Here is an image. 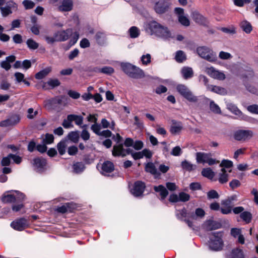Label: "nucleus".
Returning a JSON list of instances; mask_svg holds the SVG:
<instances>
[{
  "instance_id": "1",
  "label": "nucleus",
  "mask_w": 258,
  "mask_h": 258,
  "mask_svg": "<svg viewBox=\"0 0 258 258\" xmlns=\"http://www.w3.org/2000/svg\"><path fill=\"white\" fill-rule=\"evenodd\" d=\"M145 27L146 31L150 33L151 35H155L164 39L173 38L171 32L167 27L163 26L155 21L148 23Z\"/></svg>"
},
{
  "instance_id": "2",
  "label": "nucleus",
  "mask_w": 258,
  "mask_h": 258,
  "mask_svg": "<svg viewBox=\"0 0 258 258\" xmlns=\"http://www.w3.org/2000/svg\"><path fill=\"white\" fill-rule=\"evenodd\" d=\"M122 71L129 77L138 79L144 77L143 71L139 68L128 62H122L120 64Z\"/></svg>"
},
{
  "instance_id": "3",
  "label": "nucleus",
  "mask_w": 258,
  "mask_h": 258,
  "mask_svg": "<svg viewBox=\"0 0 258 258\" xmlns=\"http://www.w3.org/2000/svg\"><path fill=\"white\" fill-rule=\"evenodd\" d=\"M223 232H216L211 234L209 242L210 249L214 251H220L223 248L224 243L222 239Z\"/></svg>"
},
{
  "instance_id": "4",
  "label": "nucleus",
  "mask_w": 258,
  "mask_h": 258,
  "mask_svg": "<svg viewBox=\"0 0 258 258\" xmlns=\"http://www.w3.org/2000/svg\"><path fill=\"white\" fill-rule=\"evenodd\" d=\"M113 139L118 144L113 146L112 150L113 156H121L123 157L130 153V149L125 150L123 149V145L119 144L122 142V138L119 134H117L116 136L113 137Z\"/></svg>"
},
{
  "instance_id": "5",
  "label": "nucleus",
  "mask_w": 258,
  "mask_h": 258,
  "mask_svg": "<svg viewBox=\"0 0 258 258\" xmlns=\"http://www.w3.org/2000/svg\"><path fill=\"white\" fill-rule=\"evenodd\" d=\"M198 55L201 57L210 62H214L217 60L216 53L211 49L206 46H201L197 48Z\"/></svg>"
},
{
  "instance_id": "6",
  "label": "nucleus",
  "mask_w": 258,
  "mask_h": 258,
  "mask_svg": "<svg viewBox=\"0 0 258 258\" xmlns=\"http://www.w3.org/2000/svg\"><path fill=\"white\" fill-rule=\"evenodd\" d=\"M176 89L181 95L189 101L192 102L198 101V97L195 96L186 86L182 84L178 85Z\"/></svg>"
},
{
  "instance_id": "7",
  "label": "nucleus",
  "mask_w": 258,
  "mask_h": 258,
  "mask_svg": "<svg viewBox=\"0 0 258 258\" xmlns=\"http://www.w3.org/2000/svg\"><path fill=\"white\" fill-rule=\"evenodd\" d=\"M25 198L23 194L18 191H13L12 192H7V194L4 195L2 197V201L4 203H13L16 201L23 200Z\"/></svg>"
},
{
  "instance_id": "8",
  "label": "nucleus",
  "mask_w": 258,
  "mask_h": 258,
  "mask_svg": "<svg viewBox=\"0 0 258 258\" xmlns=\"http://www.w3.org/2000/svg\"><path fill=\"white\" fill-rule=\"evenodd\" d=\"M196 160L198 163H208L209 165H212L219 162V161L211 157V153L204 152L197 153Z\"/></svg>"
},
{
  "instance_id": "9",
  "label": "nucleus",
  "mask_w": 258,
  "mask_h": 258,
  "mask_svg": "<svg viewBox=\"0 0 258 258\" xmlns=\"http://www.w3.org/2000/svg\"><path fill=\"white\" fill-rule=\"evenodd\" d=\"M171 6L170 0H159L155 3L154 9L157 13L162 14L168 12Z\"/></svg>"
},
{
  "instance_id": "10",
  "label": "nucleus",
  "mask_w": 258,
  "mask_h": 258,
  "mask_svg": "<svg viewBox=\"0 0 258 258\" xmlns=\"http://www.w3.org/2000/svg\"><path fill=\"white\" fill-rule=\"evenodd\" d=\"M203 71L215 79L223 80L225 79V75L223 72L216 70L213 67H205L203 69Z\"/></svg>"
},
{
  "instance_id": "11",
  "label": "nucleus",
  "mask_w": 258,
  "mask_h": 258,
  "mask_svg": "<svg viewBox=\"0 0 258 258\" xmlns=\"http://www.w3.org/2000/svg\"><path fill=\"white\" fill-rule=\"evenodd\" d=\"M253 136V133L250 130H240L235 132L234 138L239 141L248 140Z\"/></svg>"
},
{
  "instance_id": "12",
  "label": "nucleus",
  "mask_w": 258,
  "mask_h": 258,
  "mask_svg": "<svg viewBox=\"0 0 258 258\" xmlns=\"http://www.w3.org/2000/svg\"><path fill=\"white\" fill-rule=\"evenodd\" d=\"M145 188V185L144 183L138 181L134 183L133 187L131 188L130 191L133 196L138 197L142 196Z\"/></svg>"
},
{
  "instance_id": "13",
  "label": "nucleus",
  "mask_w": 258,
  "mask_h": 258,
  "mask_svg": "<svg viewBox=\"0 0 258 258\" xmlns=\"http://www.w3.org/2000/svg\"><path fill=\"white\" fill-rule=\"evenodd\" d=\"M190 215V213H187L184 208L180 210H177L176 212V215L178 219L183 220L190 228H193L192 222L189 219Z\"/></svg>"
},
{
  "instance_id": "14",
  "label": "nucleus",
  "mask_w": 258,
  "mask_h": 258,
  "mask_svg": "<svg viewBox=\"0 0 258 258\" xmlns=\"http://www.w3.org/2000/svg\"><path fill=\"white\" fill-rule=\"evenodd\" d=\"M174 12L177 15L178 21L182 25L185 27L189 26L190 21L188 18L184 15V10L182 8H176Z\"/></svg>"
},
{
  "instance_id": "15",
  "label": "nucleus",
  "mask_w": 258,
  "mask_h": 258,
  "mask_svg": "<svg viewBox=\"0 0 258 258\" xmlns=\"http://www.w3.org/2000/svg\"><path fill=\"white\" fill-rule=\"evenodd\" d=\"M17 9V4L13 1L8 2L5 7H1L0 10L3 17H6Z\"/></svg>"
},
{
  "instance_id": "16",
  "label": "nucleus",
  "mask_w": 258,
  "mask_h": 258,
  "mask_svg": "<svg viewBox=\"0 0 258 258\" xmlns=\"http://www.w3.org/2000/svg\"><path fill=\"white\" fill-rule=\"evenodd\" d=\"M226 106L227 108L232 113L236 115L237 118L245 120L247 119V116L244 115L235 104L228 102L226 104Z\"/></svg>"
},
{
  "instance_id": "17",
  "label": "nucleus",
  "mask_w": 258,
  "mask_h": 258,
  "mask_svg": "<svg viewBox=\"0 0 258 258\" xmlns=\"http://www.w3.org/2000/svg\"><path fill=\"white\" fill-rule=\"evenodd\" d=\"M114 169V166L112 162L106 161L101 164L100 172L104 176H108Z\"/></svg>"
},
{
  "instance_id": "18",
  "label": "nucleus",
  "mask_w": 258,
  "mask_h": 258,
  "mask_svg": "<svg viewBox=\"0 0 258 258\" xmlns=\"http://www.w3.org/2000/svg\"><path fill=\"white\" fill-rule=\"evenodd\" d=\"M28 226L27 221L26 219L21 218L12 222L11 226L15 230L22 231Z\"/></svg>"
},
{
  "instance_id": "19",
  "label": "nucleus",
  "mask_w": 258,
  "mask_h": 258,
  "mask_svg": "<svg viewBox=\"0 0 258 258\" xmlns=\"http://www.w3.org/2000/svg\"><path fill=\"white\" fill-rule=\"evenodd\" d=\"M72 32V30L68 29L55 33L54 36L56 38L57 41H64L69 38Z\"/></svg>"
},
{
  "instance_id": "20",
  "label": "nucleus",
  "mask_w": 258,
  "mask_h": 258,
  "mask_svg": "<svg viewBox=\"0 0 258 258\" xmlns=\"http://www.w3.org/2000/svg\"><path fill=\"white\" fill-rule=\"evenodd\" d=\"M46 164V160L43 158H36L33 159V166L38 172L43 171Z\"/></svg>"
},
{
  "instance_id": "21",
  "label": "nucleus",
  "mask_w": 258,
  "mask_h": 258,
  "mask_svg": "<svg viewBox=\"0 0 258 258\" xmlns=\"http://www.w3.org/2000/svg\"><path fill=\"white\" fill-rule=\"evenodd\" d=\"M191 16L193 20L200 25H206L207 24L206 18L201 15L198 12H193L191 13Z\"/></svg>"
},
{
  "instance_id": "22",
  "label": "nucleus",
  "mask_w": 258,
  "mask_h": 258,
  "mask_svg": "<svg viewBox=\"0 0 258 258\" xmlns=\"http://www.w3.org/2000/svg\"><path fill=\"white\" fill-rule=\"evenodd\" d=\"M19 121V118L16 116L11 117V118L2 121L0 122V126L2 127H9L13 126Z\"/></svg>"
},
{
  "instance_id": "23",
  "label": "nucleus",
  "mask_w": 258,
  "mask_h": 258,
  "mask_svg": "<svg viewBox=\"0 0 258 258\" xmlns=\"http://www.w3.org/2000/svg\"><path fill=\"white\" fill-rule=\"evenodd\" d=\"M232 203L231 201L225 200L221 202L222 207L220 209L221 213L223 214H228L232 211Z\"/></svg>"
},
{
  "instance_id": "24",
  "label": "nucleus",
  "mask_w": 258,
  "mask_h": 258,
  "mask_svg": "<svg viewBox=\"0 0 258 258\" xmlns=\"http://www.w3.org/2000/svg\"><path fill=\"white\" fill-rule=\"evenodd\" d=\"M16 59L14 55H10L6 58L5 60L1 62V67L6 71L9 70L11 68V63L13 62Z\"/></svg>"
},
{
  "instance_id": "25",
  "label": "nucleus",
  "mask_w": 258,
  "mask_h": 258,
  "mask_svg": "<svg viewBox=\"0 0 258 258\" xmlns=\"http://www.w3.org/2000/svg\"><path fill=\"white\" fill-rule=\"evenodd\" d=\"M208 90L220 95H224L227 94L226 90L220 86L208 85Z\"/></svg>"
},
{
  "instance_id": "26",
  "label": "nucleus",
  "mask_w": 258,
  "mask_h": 258,
  "mask_svg": "<svg viewBox=\"0 0 258 258\" xmlns=\"http://www.w3.org/2000/svg\"><path fill=\"white\" fill-rule=\"evenodd\" d=\"M73 8V1L72 0H63L62 4L59 7L60 11H70Z\"/></svg>"
},
{
  "instance_id": "27",
  "label": "nucleus",
  "mask_w": 258,
  "mask_h": 258,
  "mask_svg": "<svg viewBox=\"0 0 258 258\" xmlns=\"http://www.w3.org/2000/svg\"><path fill=\"white\" fill-rule=\"evenodd\" d=\"M155 191L159 192L161 196V200H163L168 195V192L166 188L163 185L155 186L154 187Z\"/></svg>"
},
{
  "instance_id": "28",
  "label": "nucleus",
  "mask_w": 258,
  "mask_h": 258,
  "mask_svg": "<svg viewBox=\"0 0 258 258\" xmlns=\"http://www.w3.org/2000/svg\"><path fill=\"white\" fill-rule=\"evenodd\" d=\"M181 73L185 79H188L192 77L194 72L192 69L188 67H184L182 68Z\"/></svg>"
},
{
  "instance_id": "29",
  "label": "nucleus",
  "mask_w": 258,
  "mask_h": 258,
  "mask_svg": "<svg viewBox=\"0 0 258 258\" xmlns=\"http://www.w3.org/2000/svg\"><path fill=\"white\" fill-rule=\"evenodd\" d=\"M205 212L204 210L201 208H197L195 213H191L190 215V218L192 220H197L198 218H202L204 217Z\"/></svg>"
},
{
  "instance_id": "30",
  "label": "nucleus",
  "mask_w": 258,
  "mask_h": 258,
  "mask_svg": "<svg viewBox=\"0 0 258 258\" xmlns=\"http://www.w3.org/2000/svg\"><path fill=\"white\" fill-rule=\"evenodd\" d=\"M74 205L72 203H66L65 204L60 206L57 208V211L61 213H64L68 211H71L74 208Z\"/></svg>"
},
{
  "instance_id": "31",
  "label": "nucleus",
  "mask_w": 258,
  "mask_h": 258,
  "mask_svg": "<svg viewBox=\"0 0 258 258\" xmlns=\"http://www.w3.org/2000/svg\"><path fill=\"white\" fill-rule=\"evenodd\" d=\"M145 170L154 175H159L154 164L152 162L148 163L145 166Z\"/></svg>"
},
{
  "instance_id": "32",
  "label": "nucleus",
  "mask_w": 258,
  "mask_h": 258,
  "mask_svg": "<svg viewBox=\"0 0 258 258\" xmlns=\"http://www.w3.org/2000/svg\"><path fill=\"white\" fill-rule=\"evenodd\" d=\"M51 71V68L49 67L38 72L35 75L37 79H42L46 76Z\"/></svg>"
},
{
  "instance_id": "33",
  "label": "nucleus",
  "mask_w": 258,
  "mask_h": 258,
  "mask_svg": "<svg viewBox=\"0 0 258 258\" xmlns=\"http://www.w3.org/2000/svg\"><path fill=\"white\" fill-rule=\"evenodd\" d=\"M85 168V165L82 162H76L73 165L74 172L76 173H80L82 172Z\"/></svg>"
},
{
  "instance_id": "34",
  "label": "nucleus",
  "mask_w": 258,
  "mask_h": 258,
  "mask_svg": "<svg viewBox=\"0 0 258 258\" xmlns=\"http://www.w3.org/2000/svg\"><path fill=\"white\" fill-rule=\"evenodd\" d=\"M43 85L42 86L43 88L44 89H46V85H48L50 86L51 88H54L57 86H58L60 85V82L57 79H50L46 83H43Z\"/></svg>"
},
{
  "instance_id": "35",
  "label": "nucleus",
  "mask_w": 258,
  "mask_h": 258,
  "mask_svg": "<svg viewBox=\"0 0 258 258\" xmlns=\"http://www.w3.org/2000/svg\"><path fill=\"white\" fill-rule=\"evenodd\" d=\"M182 128V126L180 123H175L171 125L170 131L171 134L176 135L180 133Z\"/></svg>"
},
{
  "instance_id": "36",
  "label": "nucleus",
  "mask_w": 258,
  "mask_h": 258,
  "mask_svg": "<svg viewBox=\"0 0 258 258\" xmlns=\"http://www.w3.org/2000/svg\"><path fill=\"white\" fill-rule=\"evenodd\" d=\"M240 217L246 224L249 223L252 219L251 214L247 211L242 212L240 215Z\"/></svg>"
},
{
  "instance_id": "37",
  "label": "nucleus",
  "mask_w": 258,
  "mask_h": 258,
  "mask_svg": "<svg viewBox=\"0 0 258 258\" xmlns=\"http://www.w3.org/2000/svg\"><path fill=\"white\" fill-rule=\"evenodd\" d=\"M227 171L224 168L221 169V173L219 174V181L221 183H224L228 180V175L226 173Z\"/></svg>"
},
{
  "instance_id": "38",
  "label": "nucleus",
  "mask_w": 258,
  "mask_h": 258,
  "mask_svg": "<svg viewBox=\"0 0 258 258\" xmlns=\"http://www.w3.org/2000/svg\"><path fill=\"white\" fill-rule=\"evenodd\" d=\"M230 258H244V254L241 249L235 248L232 250Z\"/></svg>"
},
{
  "instance_id": "39",
  "label": "nucleus",
  "mask_w": 258,
  "mask_h": 258,
  "mask_svg": "<svg viewBox=\"0 0 258 258\" xmlns=\"http://www.w3.org/2000/svg\"><path fill=\"white\" fill-rule=\"evenodd\" d=\"M240 26L242 30L246 33H249L252 30V26L249 22L243 21L241 22Z\"/></svg>"
},
{
  "instance_id": "40",
  "label": "nucleus",
  "mask_w": 258,
  "mask_h": 258,
  "mask_svg": "<svg viewBox=\"0 0 258 258\" xmlns=\"http://www.w3.org/2000/svg\"><path fill=\"white\" fill-rule=\"evenodd\" d=\"M202 174L209 179H212L215 176V173L210 168H204L202 170Z\"/></svg>"
},
{
  "instance_id": "41",
  "label": "nucleus",
  "mask_w": 258,
  "mask_h": 258,
  "mask_svg": "<svg viewBox=\"0 0 258 258\" xmlns=\"http://www.w3.org/2000/svg\"><path fill=\"white\" fill-rule=\"evenodd\" d=\"M130 35L132 38H137L140 33V30L136 26H132L128 30Z\"/></svg>"
},
{
  "instance_id": "42",
  "label": "nucleus",
  "mask_w": 258,
  "mask_h": 258,
  "mask_svg": "<svg viewBox=\"0 0 258 258\" xmlns=\"http://www.w3.org/2000/svg\"><path fill=\"white\" fill-rule=\"evenodd\" d=\"M28 47L31 50H35L39 47V44L32 39H28L26 41Z\"/></svg>"
},
{
  "instance_id": "43",
  "label": "nucleus",
  "mask_w": 258,
  "mask_h": 258,
  "mask_svg": "<svg viewBox=\"0 0 258 258\" xmlns=\"http://www.w3.org/2000/svg\"><path fill=\"white\" fill-rule=\"evenodd\" d=\"M181 166L183 169L187 171H191L193 170L196 167L195 165L192 164L191 163L186 160L183 161L181 163Z\"/></svg>"
},
{
  "instance_id": "44",
  "label": "nucleus",
  "mask_w": 258,
  "mask_h": 258,
  "mask_svg": "<svg viewBox=\"0 0 258 258\" xmlns=\"http://www.w3.org/2000/svg\"><path fill=\"white\" fill-rule=\"evenodd\" d=\"M175 60L178 62H182L186 59V55L183 51L178 50L176 52Z\"/></svg>"
},
{
  "instance_id": "45",
  "label": "nucleus",
  "mask_w": 258,
  "mask_h": 258,
  "mask_svg": "<svg viewBox=\"0 0 258 258\" xmlns=\"http://www.w3.org/2000/svg\"><path fill=\"white\" fill-rule=\"evenodd\" d=\"M215 224V223L213 221L207 220L203 224V227L206 230L211 231L216 228V227L214 226Z\"/></svg>"
},
{
  "instance_id": "46",
  "label": "nucleus",
  "mask_w": 258,
  "mask_h": 258,
  "mask_svg": "<svg viewBox=\"0 0 258 258\" xmlns=\"http://www.w3.org/2000/svg\"><path fill=\"white\" fill-rule=\"evenodd\" d=\"M233 162L229 160L224 159L222 160L220 166V167H223L222 168H227L229 169L231 168L233 166Z\"/></svg>"
},
{
  "instance_id": "47",
  "label": "nucleus",
  "mask_w": 258,
  "mask_h": 258,
  "mask_svg": "<svg viewBox=\"0 0 258 258\" xmlns=\"http://www.w3.org/2000/svg\"><path fill=\"white\" fill-rule=\"evenodd\" d=\"M210 109L212 111L215 113L220 114L221 113V109L219 106L215 103L213 101H211L210 103Z\"/></svg>"
},
{
  "instance_id": "48",
  "label": "nucleus",
  "mask_w": 258,
  "mask_h": 258,
  "mask_svg": "<svg viewBox=\"0 0 258 258\" xmlns=\"http://www.w3.org/2000/svg\"><path fill=\"white\" fill-rule=\"evenodd\" d=\"M66 144L63 141L60 142L57 146V150L58 151L59 153L62 155L66 152Z\"/></svg>"
},
{
  "instance_id": "49",
  "label": "nucleus",
  "mask_w": 258,
  "mask_h": 258,
  "mask_svg": "<svg viewBox=\"0 0 258 258\" xmlns=\"http://www.w3.org/2000/svg\"><path fill=\"white\" fill-rule=\"evenodd\" d=\"M53 140L54 137L53 135L46 134L45 136V138L43 140V142L45 144H50L53 143Z\"/></svg>"
},
{
  "instance_id": "50",
  "label": "nucleus",
  "mask_w": 258,
  "mask_h": 258,
  "mask_svg": "<svg viewBox=\"0 0 258 258\" xmlns=\"http://www.w3.org/2000/svg\"><path fill=\"white\" fill-rule=\"evenodd\" d=\"M79 37V34L78 32H76L73 34V36L70 39L69 44L70 46L74 45L76 43Z\"/></svg>"
},
{
  "instance_id": "51",
  "label": "nucleus",
  "mask_w": 258,
  "mask_h": 258,
  "mask_svg": "<svg viewBox=\"0 0 258 258\" xmlns=\"http://www.w3.org/2000/svg\"><path fill=\"white\" fill-rule=\"evenodd\" d=\"M99 72L103 74L110 75L114 72V69L110 67H104L101 68Z\"/></svg>"
},
{
  "instance_id": "52",
  "label": "nucleus",
  "mask_w": 258,
  "mask_h": 258,
  "mask_svg": "<svg viewBox=\"0 0 258 258\" xmlns=\"http://www.w3.org/2000/svg\"><path fill=\"white\" fill-rule=\"evenodd\" d=\"M105 36V35L104 33L98 32L95 35V38L97 42L101 44L103 42Z\"/></svg>"
},
{
  "instance_id": "53",
  "label": "nucleus",
  "mask_w": 258,
  "mask_h": 258,
  "mask_svg": "<svg viewBox=\"0 0 258 258\" xmlns=\"http://www.w3.org/2000/svg\"><path fill=\"white\" fill-rule=\"evenodd\" d=\"M22 4L26 9H32L35 6V3L29 0H24Z\"/></svg>"
},
{
  "instance_id": "54",
  "label": "nucleus",
  "mask_w": 258,
  "mask_h": 258,
  "mask_svg": "<svg viewBox=\"0 0 258 258\" xmlns=\"http://www.w3.org/2000/svg\"><path fill=\"white\" fill-rule=\"evenodd\" d=\"M141 61L144 65H147L151 62V55L149 54L143 55L141 57Z\"/></svg>"
},
{
  "instance_id": "55",
  "label": "nucleus",
  "mask_w": 258,
  "mask_h": 258,
  "mask_svg": "<svg viewBox=\"0 0 258 258\" xmlns=\"http://www.w3.org/2000/svg\"><path fill=\"white\" fill-rule=\"evenodd\" d=\"M182 154L181 149L179 146H176L173 148L171 154L174 156H180Z\"/></svg>"
},
{
  "instance_id": "56",
  "label": "nucleus",
  "mask_w": 258,
  "mask_h": 258,
  "mask_svg": "<svg viewBox=\"0 0 258 258\" xmlns=\"http://www.w3.org/2000/svg\"><path fill=\"white\" fill-rule=\"evenodd\" d=\"M190 196L188 194L181 192L179 194V201L182 202H186L189 200Z\"/></svg>"
},
{
  "instance_id": "57",
  "label": "nucleus",
  "mask_w": 258,
  "mask_h": 258,
  "mask_svg": "<svg viewBox=\"0 0 258 258\" xmlns=\"http://www.w3.org/2000/svg\"><path fill=\"white\" fill-rule=\"evenodd\" d=\"M207 197L209 199H218L219 196L216 190H211L207 193Z\"/></svg>"
},
{
  "instance_id": "58",
  "label": "nucleus",
  "mask_w": 258,
  "mask_h": 258,
  "mask_svg": "<svg viewBox=\"0 0 258 258\" xmlns=\"http://www.w3.org/2000/svg\"><path fill=\"white\" fill-rule=\"evenodd\" d=\"M14 76L17 83H21L24 80V75L21 73L17 72L15 74Z\"/></svg>"
},
{
  "instance_id": "59",
  "label": "nucleus",
  "mask_w": 258,
  "mask_h": 258,
  "mask_svg": "<svg viewBox=\"0 0 258 258\" xmlns=\"http://www.w3.org/2000/svg\"><path fill=\"white\" fill-rule=\"evenodd\" d=\"M247 109L248 111L252 113L258 114V105H249L247 107Z\"/></svg>"
},
{
  "instance_id": "60",
  "label": "nucleus",
  "mask_w": 258,
  "mask_h": 258,
  "mask_svg": "<svg viewBox=\"0 0 258 258\" xmlns=\"http://www.w3.org/2000/svg\"><path fill=\"white\" fill-rule=\"evenodd\" d=\"M241 234V229L233 228L231 230V234L234 237L236 238Z\"/></svg>"
},
{
  "instance_id": "61",
  "label": "nucleus",
  "mask_w": 258,
  "mask_h": 258,
  "mask_svg": "<svg viewBox=\"0 0 258 258\" xmlns=\"http://www.w3.org/2000/svg\"><path fill=\"white\" fill-rule=\"evenodd\" d=\"M9 156L11 157L14 163L19 164L22 162V158L18 155L10 154Z\"/></svg>"
},
{
  "instance_id": "62",
  "label": "nucleus",
  "mask_w": 258,
  "mask_h": 258,
  "mask_svg": "<svg viewBox=\"0 0 258 258\" xmlns=\"http://www.w3.org/2000/svg\"><path fill=\"white\" fill-rule=\"evenodd\" d=\"M90 45L89 41L86 38L82 39L80 43V46L81 48H85L89 47Z\"/></svg>"
},
{
  "instance_id": "63",
  "label": "nucleus",
  "mask_w": 258,
  "mask_h": 258,
  "mask_svg": "<svg viewBox=\"0 0 258 258\" xmlns=\"http://www.w3.org/2000/svg\"><path fill=\"white\" fill-rule=\"evenodd\" d=\"M70 139L75 143L79 140V134L77 132H72L69 135Z\"/></svg>"
},
{
  "instance_id": "64",
  "label": "nucleus",
  "mask_w": 258,
  "mask_h": 258,
  "mask_svg": "<svg viewBox=\"0 0 258 258\" xmlns=\"http://www.w3.org/2000/svg\"><path fill=\"white\" fill-rule=\"evenodd\" d=\"M11 86V84L5 80L1 82L0 84V88L3 90H8Z\"/></svg>"
}]
</instances>
